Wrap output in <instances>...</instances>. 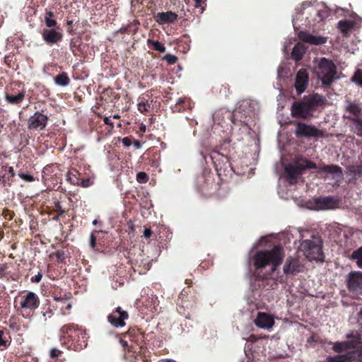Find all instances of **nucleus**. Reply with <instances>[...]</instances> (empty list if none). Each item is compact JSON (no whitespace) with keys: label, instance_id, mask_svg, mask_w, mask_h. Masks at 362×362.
<instances>
[{"label":"nucleus","instance_id":"1","mask_svg":"<svg viewBox=\"0 0 362 362\" xmlns=\"http://www.w3.org/2000/svg\"><path fill=\"white\" fill-rule=\"evenodd\" d=\"M313 62V72L322 85L329 86L337 78V67L332 60L321 57L315 59Z\"/></svg>","mask_w":362,"mask_h":362},{"label":"nucleus","instance_id":"2","mask_svg":"<svg viewBox=\"0 0 362 362\" xmlns=\"http://www.w3.org/2000/svg\"><path fill=\"white\" fill-rule=\"evenodd\" d=\"M284 255L282 248L275 246L271 250L258 252L254 258L255 266L257 269H263L271 264L272 271L281 264Z\"/></svg>","mask_w":362,"mask_h":362},{"label":"nucleus","instance_id":"3","mask_svg":"<svg viewBox=\"0 0 362 362\" xmlns=\"http://www.w3.org/2000/svg\"><path fill=\"white\" fill-rule=\"evenodd\" d=\"M300 250L309 260H322V240L318 236L313 235L310 240H303Z\"/></svg>","mask_w":362,"mask_h":362},{"label":"nucleus","instance_id":"4","mask_svg":"<svg viewBox=\"0 0 362 362\" xmlns=\"http://www.w3.org/2000/svg\"><path fill=\"white\" fill-rule=\"evenodd\" d=\"M348 341L336 342L333 344V350L340 353L357 348L361 344L362 334L358 331H351L346 334Z\"/></svg>","mask_w":362,"mask_h":362},{"label":"nucleus","instance_id":"5","mask_svg":"<svg viewBox=\"0 0 362 362\" xmlns=\"http://www.w3.org/2000/svg\"><path fill=\"white\" fill-rule=\"evenodd\" d=\"M291 112L293 117H299L306 119L312 116V111L309 108L304 98L301 100L293 103Z\"/></svg>","mask_w":362,"mask_h":362},{"label":"nucleus","instance_id":"6","mask_svg":"<svg viewBox=\"0 0 362 362\" xmlns=\"http://www.w3.org/2000/svg\"><path fill=\"white\" fill-rule=\"evenodd\" d=\"M349 289L354 294H362V272H352L348 277Z\"/></svg>","mask_w":362,"mask_h":362},{"label":"nucleus","instance_id":"7","mask_svg":"<svg viewBox=\"0 0 362 362\" xmlns=\"http://www.w3.org/2000/svg\"><path fill=\"white\" fill-rule=\"evenodd\" d=\"M39 305L40 299L38 296L31 291L23 296L20 302L21 308L25 310H34L38 308Z\"/></svg>","mask_w":362,"mask_h":362},{"label":"nucleus","instance_id":"8","mask_svg":"<svg viewBox=\"0 0 362 362\" xmlns=\"http://www.w3.org/2000/svg\"><path fill=\"white\" fill-rule=\"evenodd\" d=\"M48 117L47 115L36 112L28 121V127L30 129H43L47 125Z\"/></svg>","mask_w":362,"mask_h":362},{"label":"nucleus","instance_id":"9","mask_svg":"<svg viewBox=\"0 0 362 362\" xmlns=\"http://www.w3.org/2000/svg\"><path fill=\"white\" fill-rule=\"evenodd\" d=\"M309 77L308 72L305 69H300L296 74L295 78V88L298 95L303 93L307 88Z\"/></svg>","mask_w":362,"mask_h":362},{"label":"nucleus","instance_id":"10","mask_svg":"<svg viewBox=\"0 0 362 362\" xmlns=\"http://www.w3.org/2000/svg\"><path fill=\"white\" fill-rule=\"evenodd\" d=\"M128 314L122 311L120 307H118L107 317L108 322L115 327H122L124 326V320L127 319Z\"/></svg>","mask_w":362,"mask_h":362},{"label":"nucleus","instance_id":"11","mask_svg":"<svg viewBox=\"0 0 362 362\" xmlns=\"http://www.w3.org/2000/svg\"><path fill=\"white\" fill-rule=\"evenodd\" d=\"M254 322L257 327L261 329H270L274 325V320L271 315L265 313H258Z\"/></svg>","mask_w":362,"mask_h":362},{"label":"nucleus","instance_id":"12","mask_svg":"<svg viewBox=\"0 0 362 362\" xmlns=\"http://www.w3.org/2000/svg\"><path fill=\"white\" fill-rule=\"evenodd\" d=\"M298 37L300 40L315 45L325 44L327 38L322 36L314 35L310 33L300 31L298 33Z\"/></svg>","mask_w":362,"mask_h":362},{"label":"nucleus","instance_id":"13","mask_svg":"<svg viewBox=\"0 0 362 362\" xmlns=\"http://www.w3.org/2000/svg\"><path fill=\"white\" fill-rule=\"evenodd\" d=\"M295 133L298 137H308L317 136L319 133V131L313 126L298 122L296 124Z\"/></svg>","mask_w":362,"mask_h":362},{"label":"nucleus","instance_id":"14","mask_svg":"<svg viewBox=\"0 0 362 362\" xmlns=\"http://www.w3.org/2000/svg\"><path fill=\"white\" fill-rule=\"evenodd\" d=\"M300 164L297 160L294 164H289L285 168V173H286L288 181L293 185L297 182L298 178L302 173V169Z\"/></svg>","mask_w":362,"mask_h":362},{"label":"nucleus","instance_id":"15","mask_svg":"<svg viewBox=\"0 0 362 362\" xmlns=\"http://www.w3.org/2000/svg\"><path fill=\"white\" fill-rule=\"evenodd\" d=\"M303 270V266L298 259L288 257L284 266V273L286 274H295Z\"/></svg>","mask_w":362,"mask_h":362},{"label":"nucleus","instance_id":"16","mask_svg":"<svg viewBox=\"0 0 362 362\" xmlns=\"http://www.w3.org/2000/svg\"><path fill=\"white\" fill-rule=\"evenodd\" d=\"M337 200L331 197L315 199V209L317 210L333 209L337 208Z\"/></svg>","mask_w":362,"mask_h":362},{"label":"nucleus","instance_id":"17","mask_svg":"<svg viewBox=\"0 0 362 362\" xmlns=\"http://www.w3.org/2000/svg\"><path fill=\"white\" fill-rule=\"evenodd\" d=\"M303 98L312 112L315 110L317 107L322 105L326 101L325 97L318 93L306 95Z\"/></svg>","mask_w":362,"mask_h":362},{"label":"nucleus","instance_id":"18","mask_svg":"<svg viewBox=\"0 0 362 362\" xmlns=\"http://www.w3.org/2000/svg\"><path fill=\"white\" fill-rule=\"evenodd\" d=\"M43 40L47 44H55L62 40V35L55 29H45L42 33Z\"/></svg>","mask_w":362,"mask_h":362},{"label":"nucleus","instance_id":"19","mask_svg":"<svg viewBox=\"0 0 362 362\" xmlns=\"http://www.w3.org/2000/svg\"><path fill=\"white\" fill-rule=\"evenodd\" d=\"M155 20L159 25L173 23L177 20V15L173 11L159 12L155 16Z\"/></svg>","mask_w":362,"mask_h":362},{"label":"nucleus","instance_id":"20","mask_svg":"<svg viewBox=\"0 0 362 362\" xmlns=\"http://www.w3.org/2000/svg\"><path fill=\"white\" fill-rule=\"evenodd\" d=\"M356 26V23L354 21L341 20L337 23L338 30L345 36H349Z\"/></svg>","mask_w":362,"mask_h":362},{"label":"nucleus","instance_id":"21","mask_svg":"<svg viewBox=\"0 0 362 362\" xmlns=\"http://www.w3.org/2000/svg\"><path fill=\"white\" fill-rule=\"evenodd\" d=\"M355 357L354 351H349L346 354L338 355L333 357H328L327 362H351Z\"/></svg>","mask_w":362,"mask_h":362},{"label":"nucleus","instance_id":"22","mask_svg":"<svg viewBox=\"0 0 362 362\" xmlns=\"http://www.w3.org/2000/svg\"><path fill=\"white\" fill-rule=\"evenodd\" d=\"M305 52L306 47L301 43H297L292 50L291 57L296 62H299L302 59Z\"/></svg>","mask_w":362,"mask_h":362},{"label":"nucleus","instance_id":"23","mask_svg":"<svg viewBox=\"0 0 362 362\" xmlns=\"http://www.w3.org/2000/svg\"><path fill=\"white\" fill-rule=\"evenodd\" d=\"M25 98V91H21L16 95H11L6 94L5 95L6 100L11 104H19Z\"/></svg>","mask_w":362,"mask_h":362},{"label":"nucleus","instance_id":"24","mask_svg":"<svg viewBox=\"0 0 362 362\" xmlns=\"http://www.w3.org/2000/svg\"><path fill=\"white\" fill-rule=\"evenodd\" d=\"M322 170L328 173L333 174L334 175V178H341L342 177V172L341 168L337 165H326Z\"/></svg>","mask_w":362,"mask_h":362},{"label":"nucleus","instance_id":"25","mask_svg":"<svg viewBox=\"0 0 362 362\" xmlns=\"http://www.w3.org/2000/svg\"><path fill=\"white\" fill-rule=\"evenodd\" d=\"M56 84L61 86H66L69 83V78L66 73H62L54 78Z\"/></svg>","mask_w":362,"mask_h":362},{"label":"nucleus","instance_id":"26","mask_svg":"<svg viewBox=\"0 0 362 362\" xmlns=\"http://www.w3.org/2000/svg\"><path fill=\"white\" fill-rule=\"evenodd\" d=\"M351 257L356 261L357 265L362 268V247L354 251L351 255Z\"/></svg>","mask_w":362,"mask_h":362},{"label":"nucleus","instance_id":"27","mask_svg":"<svg viewBox=\"0 0 362 362\" xmlns=\"http://www.w3.org/2000/svg\"><path fill=\"white\" fill-rule=\"evenodd\" d=\"M147 44L152 45L155 50L158 51L161 53L165 52V47L163 44L160 43L158 41H153L152 40L148 39L147 40Z\"/></svg>","mask_w":362,"mask_h":362},{"label":"nucleus","instance_id":"28","mask_svg":"<svg viewBox=\"0 0 362 362\" xmlns=\"http://www.w3.org/2000/svg\"><path fill=\"white\" fill-rule=\"evenodd\" d=\"M300 167L302 170H304L305 168H316L315 163L308 161V160H305L303 158H300L298 160Z\"/></svg>","mask_w":362,"mask_h":362},{"label":"nucleus","instance_id":"29","mask_svg":"<svg viewBox=\"0 0 362 362\" xmlns=\"http://www.w3.org/2000/svg\"><path fill=\"white\" fill-rule=\"evenodd\" d=\"M53 13L52 12H47L45 18V24L47 27L52 28L57 25V21L52 19Z\"/></svg>","mask_w":362,"mask_h":362},{"label":"nucleus","instance_id":"30","mask_svg":"<svg viewBox=\"0 0 362 362\" xmlns=\"http://www.w3.org/2000/svg\"><path fill=\"white\" fill-rule=\"evenodd\" d=\"M346 110L350 113L353 114L355 116H358L361 112V108L354 103H350L347 107Z\"/></svg>","mask_w":362,"mask_h":362},{"label":"nucleus","instance_id":"31","mask_svg":"<svg viewBox=\"0 0 362 362\" xmlns=\"http://www.w3.org/2000/svg\"><path fill=\"white\" fill-rule=\"evenodd\" d=\"M77 332H78V334L81 335V336H78V337L79 338L81 337L83 342V344L80 345L81 348H83V347L86 348L88 345L87 339L88 338V335L86 331L82 330V329H78L77 331Z\"/></svg>","mask_w":362,"mask_h":362},{"label":"nucleus","instance_id":"32","mask_svg":"<svg viewBox=\"0 0 362 362\" xmlns=\"http://www.w3.org/2000/svg\"><path fill=\"white\" fill-rule=\"evenodd\" d=\"M353 121L355 124V131L356 133L362 136V119H353Z\"/></svg>","mask_w":362,"mask_h":362},{"label":"nucleus","instance_id":"33","mask_svg":"<svg viewBox=\"0 0 362 362\" xmlns=\"http://www.w3.org/2000/svg\"><path fill=\"white\" fill-rule=\"evenodd\" d=\"M351 80L360 85H362V69H358Z\"/></svg>","mask_w":362,"mask_h":362},{"label":"nucleus","instance_id":"34","mask_svg":"<svg viewBox=\"0 0 362 362\" xmlns=\"http://www.w3.org/2000/svg\"><path fill=\"white\" fill-rule=\"evenodd\" d=\"M67 180L74 185H78V179L73 172H69L67 173Z\"/></svg>","mask_w":362,"mask_h":362},{"label":"nucleus","instance_id":"35","mask_svg":"<svg viewBox=\"0 0 362 362\" xmlns=\"http://www.w3.org/2000/svg\"><path fill=\"white\" fill-rule=\"evenodd\" d=\"M136 180L140 183H145L148 180L147 175L144 172H139L136 175Z\"/></svg>","mask_w":362,"mask_h":362},{"label":"nucleus","instance_id":"36","mask_svg":"<svg viewBox=\"0 0 362 362\" xmlns=\"http://www.w3.org/2000/svg\"><path fill=\"white\" fill-rule=\"evenodd\" d=\"M4 332L3 330L0 329V349H4L7 347V341L5 339Z\"/></svg>","mask_w":362,"mask_h":362},{"label":"nucleus","instance_id":"37","mask_svg":"<svg viewBox=\"0 0 362 362\" xmlns=\"http://www.w3.org/2000/svg\"><path fill=\"white\" fill-rule=\"evenodd\" d=\"M149 107V105H147L146 103L144 102H140L138 104V110L141 112V113H144V112H146V111H148V109Z\"/></svg>","mask_w":362,"mask_h":362},{"label":"nucleus","instance_id":"38","mask_svg":"<svg viewBox=\"0 0 362 362\" xmlns=\"http://www.w3.org/2000/svg\"><path fill=\"white\" fill-rule=\"evenodd\" d=\"M19 177L22 178L23 180L28 181V182H32L34 180V178L32 175L30 174H25V173H20Z\"/></svg>","mask_w":362,"mask_h":362},{"label":"nucleus","instance_id":"39","mask_svg":"<svg viewBox=\"0 0 362 362\" xmlns=\"http://www.w3.org/2000/svg\"><path fill=\"white\" fill-rule=\"evenodd\" d=\"M165 59L170 64H175L177 62V58L175 56L171 55V54L165 55Z\"/></svg>","mask_w":362,"mask_h":362},{"label":"nucleus","instance_id":"40","mask_svg":"<svg viewBox=\"0 0 362 362\" xmlns=\"http://www.w3.org/2000/svg\"><path fill=\"white\" fill-rule=\"evenodd\" d=\"M61 354V351L55 348L52 349L50 351V356L52 358H56L59 356Z\"/></svg>","mask_w":362,"mask_h":362},{"label":"nucleus","instance_id":"41","mask_svg":"<svg viewBox=\"0 0 362 362\" xmlns=\"http://www.w3.org/2000/svg\"><path fill=\"white\" fill-rule=\"evenodd\" d=\"M327 16V12L326 11H318L317 16L320 21L323 20Z\"/></svg>","mask_w":362,"mask_h":362},{"label":"nucleus","instance_id":"42","mask_svg":"<svg viewBox=\"0 0 362 362\" xmlns=\"http://www.w3.org/2000/svg\"><path fill=\"white\" fill-rule=\"evenodd\" d=\"M42 275L40 273H38L34 277L31 279L32 282L38 283L41 281Z\"/></svg>","mask_w":362,"mask_h":362},{"label":"nucleus","instance_id":"43","mask_svg":"<svg viewBox=\"0 0 362 362\" xmlns=\"http://www.w3.org/2000/svg\"><path fill=\"white\" fill-rule=\"evenodd\" d=\"M81 185L83 187H88L90 185V180L89 179L83 180L81 182Z\"/></svg>","mask_w":362,"mask_h":362},{"label":"nucleus","instance_id":"44","mask_svg":"<svg viewBox=\"0 0 362 362\" xmlns=\"http://www.w3.org/2000/svg\"><path fill=\"white\" fill-rule=\"evenodd\" d=\"M122 143L126 146H129L131 145V141L127 137L123 138Z\"/></svg>","mask_w":362,"mask_h":362},{"label":"nucleus","instance_id":"45","mask_svg":"<svg viewBox=\"0 0 362 362\" xmlns=\"http://www.w3.org/2000/svg\"><path fill=\"white\" fill-rule=\"evenodd\" d=\"M144 235L146 238H149L151 235V230L148 228H146L144 232Z\"/></svg>","mask_w":362,"mask_h":362},{"label":"nucleus","instance_id":"46","mask_svg":"<svg viewBox=\"0 0 362 362\" xmlns=\"http://www.w3.org/2000/svg\"><path fill=\"white\" fill-rule=\"evenodd\" d=\"M95 245V238L93 234L90 235V246L92 248H93Z\"/></svg>","mask_w":362,"mask_h":362},{"label":"nucleus","instance_id":"47","mask_svg":"<svg viewBox=\"0 0 362 362\" xmlns=\"http://www.w3.org/2000/svg\"><path fill=\"white\" fill-rule=\"evenodd\" d=\"M104 122L107 125L113 126V123L111 122V119L109 117H105L104 119Z\"/></svg>","mask_w":362,"mask_h":362},{"label":"nucleus","instance_id":"48","mask_svg":"<svg viewBox=\"0 0 362 362\" xmlns=\"http://www.w3.org/2000/svg\"><path fill=\"white\" fill-rule=\"evenodd\" d=\"M195 1V7L199 8L202 6V4L204 3L203 0H194Z\"/></svg>","mask_w":362,"mask_h":362},{"label":"nucleus","instance_id":"49","mask_svg":"<svg viewBox=\"0 0 362 362\" xmlns=\"http://www.w3.org/2000/svg\"><path fill=\"white\" fill-rule=\"evenodd\" d=\"M8 173L12 176L13 177L15 175V173H14V170L13 168V167H9L8 168Z\"/></svg>","mask_w":362,"mask_h":362},{"label":"nucleus","instance_id":"50","mask_svg":"<svg viewBox=\"0 0 362 362\" xmlns=\"http://www.w3.org/2000/svg\"><path fill=\"white\" fill-rule=\"evenodd\" d=\"M69 329L71 330V328L69 327V326H64L63 328H62V331L64 332H66V333H69Z\"/></svg>","mask_w":362,"mask_h":362},{"label":"nucleus","instance_id":"51","mask_svg":"<svg viewBox=\"0 0 362 362\" xmlns=\"http://www.w3.org/2000/svg\"><path fill=\"white\" fill-rule=\"evenodd\" d=\"M159 362H176V361L171 360V359H165V360L160 361Z\"/></svg>","mask_w":362,"mask_h":362},{"label":"nucleus","instance_id":"52","mask_svg":"<svg viewBox=\"0 0 362 362\" xmlns=\"http://www.w3.org/2000/svg\"><path fill=\"white\" fill-rule=\"evenodd\" d=\"M359 317L361 320V325H362V310L360 311Z\"/></svg>","mask_w":362,"mask_h":362},{"label":"nucleus","instance_id":"53","mask_svg":"<svg viewBox=\"0 0 362 362\" xmlns=\"http://www.w3.org/2000/svg\"><path fill=\"white\" fill-rule=\"evenodd\" d=\"M71 305L70 303H68L67 305H66V308L68 310H69V309H71Z\"/></svg>","mask_w":362,"mask_h":362},{"label":"nucleus","instance_id":"54","mask_svg":"<svg viewBox=\"0 0 362 362\" xmlns=\"http://www.w3.org/2000/svg\"><path fill=\"white\" fill-rule=\"evenodd\" d=\"M356 362H362V355L360 356L359 358L357 360Z\"/></svg>","mask_w":362,"mask_h":362},{"label":"nucleus","instance_id":"55","mask_svg":"<svg viewBox=\"0 0 362 362\" xmlns=\"http://www.w3.org/2000/svg\"><path fill=\"white\" fill-rule=\"evenodd\" d=\"M96 223H97V221H96V220H94V221H93V224L95 225Z\"/></svg>","mask_w":362,"mask_h":362}]
</instances>
